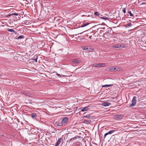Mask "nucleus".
I'll use <instances>...</instances> for the list:
<instances>
[{
    "label": "nucleus",
    "instance_id": "nucleus-12",
    "mask_svg": "<svg viewBox=\"0 0 146 146\" xmlns=\"http://www.w3.org/2000/svg\"><path fill=\"white\" fill-rule=\"evenodd\" d=\"M31 116L32 117V118L33 119H36V115L35 113H32L31 114Z\"/></svg>",
    "mask_w": 146,
    "mask_h": 146
},
{
    "label": "nucleus",
    "instance_id": "nucleus-10",
    "mask_svg": "<svg viewBox=\"0 0 146 146\" xmlns=\"http://www.w3.org/2000/svg\"><path fill=\"white\" fill-rule=\"evenodd\" d=\"M111 104L110 103L107 102H104L101 104L102 106L105 107L108 106Z\"/></svg>",
    "mask_w": 146,
    "mask_h": 146
},
{
    "label": "nucleus",
    "instance_id": "nucleus-5",
    "mask_svg": "<svg viewBox=\"0 0 146 146\" xmlns=\"http://www.w3.org/2000/svg\"><path fill=\"white\" fill-rule=\"evenodd\" d=\"M61 123L62 122L61 121H56L55 122L54 125L55 126L57 127H59V128H61L64 127L62 123V124Z\"/></svg>",
    "mask_w": 146,
    "mask_h": 146
},
{
    "label": "nucleus",
    "instance_id": "nucleus-1",
    "mask_svg": "<svg viewBox=\"0 0 146 146\" xmlns=\"http://www.w3.org/2000/svg\"><path fill=\"white\" fill-rule=\"evenodd\" d=\"M108 69L111 72L118 71H120L121 68L118 66L111 67L108 68Z\"/></svg>",
    "mask_w": 146,
    "mask_h": 146
},
{
    "label": "nucleus",
    "instance_id": "nucleus-35",
    "mask_svg": "<svg viewBox=\"0 0 146 146\" xmlns=\"http://www.w3.org/2000/svg\"><path fill=\"white\" fill-rule=\"evenodd\" d=\"M82 108H80L79 109H78V110H80Z\"/></svg>",
    "mask_w": 146,
    "mask_h": 146
},
{
    "label": "nucleus",
    "instance_id": "nucleus-39",
    "mask_svg": "<svg viewBox=\"0 0 146 146\" xmlns=\"http://www.w3.org/2000/svg\"><path fill=\"white\" fill-rule=\"evenodd\" d=\"M82 33H80V34H82Z\"/></svg>",
    "mask_w": 146,
    "mask_h": 146
},
{
    "label": "nucleus",
    "instance_id": "nucleus-29",
    "mask_svg": "<svg viewBox=\"0 0 146 146\" xmlns=\"http://www.w3.org/2000/svg\"><path fill=\"white\" fill-rule=\"evenodd\" d=\"M108 135V133H106L104 134V139H105V137H106V136L107 135Z\"/></svg>",
    "mask_w": 146,
    "mask_h": 146
},
{
    "label": "nucleus",
    "instance_id": "nucleus-9",
    "mask_svg": "<svg viewBox=\"0 0 146 146\" xmlns=\"http://www.w3.org/2000/svg\"><path fill=\"white\" fill-rule=\"evenodd\" d=\"M115 119L116 120H120L123 117V116L121 114H117L115 115Z\"/></svg>",
    "mask_w": 146,
    "mask_h": 146
},
{
    "label": "nucleus",
    "instance_id": "nucleus-23",
    "mask_svg": "<svg viewBox=\"0 0 146 146\" xmlns=\"http://www.w3.org/2000/svg\"><path fill=\"white\" fill-rule=\"evenodd\" d=\"M100 18L102 19H104V20H108L109 19V18L108 17H101Z\"/></svg>",
    "mask_w": 146,
    "mask_h": 146
},
{
    "label": "nucleus",
    "instance_id": "nucleus-17",
    "mask_svg": "<svg viewBox=\"0 0 146 146\" xmlns=\"http://www.w3.org/2000/svg\"><path fill=\"white\" fill-rule=\"evenodd\" d=\"M113 86V85L112 84H106L104 85H103L102 86V87H108L110 86Z\"/></svg>",
    "mask_w": 146,
    "mask_h": 146
},
{
    "label": "nucleus",
    "instance_id": "nucleus-6",
    "mask_svg": "<svg viewBox=\"0 0 146 146\" xmlns=\"http://www.w3.org/2000/svg\"><path fill=\"white\" fill-rule=\"evenodd\" d=\"M125 47L124 44H117L115 45H113L112 47L115 48H122Z\"/></svg>",
    "mask_w": 146,
    "mask_h": 146
},
{
    "label": "nucleus",
    "instance_id": "nucleus-36",
    "mask_svg": "<svg viewBox=\"0 0 146 146\" xmlns=\"http://www.w3.org/2000/svg\"><path fill=\"white\" fill-rule=\"evenodd\" d=\"M2 136H4V135H2Z\"/></svg>",
    "mask_w": 146,
    "mask_h": 146
},
{
    "label": "nucleus",
    "instance_id": "nucleus-26",
    "mask_svg": "<svg viewBox=\"0 0 146 146\" xmlns=\"http://www.w3.org/2000/svg\"><path fill=\"white\" fill-rule=\"evenodd\" d=\"M94 14L96 16H98L99 15V13L98 12H95Z\"/></svg>",
    "mask_w": 146,
    "mask_h": 146
},
{
    "label": "nucleus",
    "instance_id": "nucleus-3",
    "mask_svg": "<svg viewBox=\"0 0 146 146\" xmlns=\"http://www.w3.org/2000/svg\"><path fill=\"white\" fill-rule=\"evenodd\" d=\"M136 97L134 96L133 97L131 101L132 103L129 105V107H132L134 106L136 104Z\"/></svg>",
    "mask_w": 146,
    "mask_h": 146
},
{
    "label": "nucleus",
    "instance_id": "nucleus-14",
    "mask_svg": "<svg viewBox=\"0 0 146 146\" xmlns=\"http://www.w3.org/2000/svg\"><path fill=\"white\" fill-rule=\"evenodd\" d=\"M132 25L131 23H128L126 24L124 26L125 27L128 28L131 27V26Z\"/></svg>",
    "mask_w": 146,
    "mask_h": 146
},
{
    "label": "nucleus",
    "instance_id": "nucleus-21",
    "mask_svg": "<svg viewBox=\"0 0 146 146\" xmlns=\"http://www.w3.org/2000/svg\"><path fill=\"white\" fill-rule=\"evenodd\" d=\"M24 38V36L23 35H21L19 36L17 38L18 39H21L23 38Z\"/></svg>",
    "mask_w": 146,
    "mask_h": 146
},
{
    "label": "nucleus",
    "instance_id": "nucleus-4",
    "mask_svg": "<svg viewBox=\"0 0 146 146\" xmlns=\"http://www.w3.org/2000/svg\"><path fill=\"white\" fill-rule=\"evenodd\" d=\"M72 62L73 64H78L82 62V60L80 58H78L73 60Z\"/></svg>",
    "mask_w": 146,
    "mask_h": 146
},
{
    "label": "nucleus",
    "instance_id": "nucleus-37",
    "mask_svg": "<svg viewBox=\"0 0 146 146\" xmlns=\"http://www.w3.org/2000/svg\"><path fill=\"white\" fill-rule=\"evenodd\" d=\"M146 42H145V43L144 44H146Z\"/></svg>",
    "mask_w": 146,
    "mask_h": 146
},
{
    "label": "nucleus",
    "instance_id": "nucleus-20",
    "mask_svg": "<svg viewBox=\"0 0 146 146\" xmlns=\"http://www.w3.org/2000/svg\"><path fill=\"white\" fill-rule=\"evenodd\" d=\"M16 15L17 16V15H18V14L17 13H13L11 14H10V15H7V16H6V17H10L11 15Z\"/></svg>",
    "mask_w": 146,
    "mask_h": 146
},
{
    "label": "nucleus",
    "instance_id": "nucleus-19",
    "mask_svg": "<svg viewBox=\"0 0 146 146\" xmlns=\"http://www.w3.org/2000/svg\"><path fill=\"white\" fill-rule=\"evenodd\" d=\"M115 131V130H111L109 131L108 132H107V133L108 134H110L114 133Z\"/></svg>",
    "mask_w": 146,
    "mask_h": 146
},
{
    "label": "nucleus",
    "instance_id": "nucleus-25",
    "mask_svg": "<svg viewBox=\"0 0 146 146\" xmlns=\"http://www.w3.org/2000/svg\"><path fill=\"white\" fill-rule=\"evenodd\" d=\"M62 75V76H64V77H68V76H71V75H70L69 74H67L66 75Z\"/></svg>",
    "mask_w": 146,
    "mask_h": 146
},
{
    "label": "nucleus",
    "instance_id": "nucleus-32",
    "mask_svg": "<svg viewBox=\"0 0 146 146\" xmlns=\"http://www.w3.org/2000/svg\"><path fill=\"white\" fill-rule=\"evenodd\" d=\"M56 75L58 76H61V75L59 74H58V73Z\"/></svg>",
    "mask_w": 146,
    "mask_h": 146
},
{
    "label": "nucleus",
    "instance_id": "nucleus-33",
    "mask_svg": "<svg viewBox=\"0 0 146 146\" xmlns=\"http://www.w3.org/2000/svg\"><path fill=\"white\" fill-rule=\"evenodd\" d=\"M34 60L35 61H36V62H37V59H36V58L35 59H34Z\"/></svg>",
    "mask_w": 146,
    "mask_h": 146
},
{
    "label": "nucleus",
    "instance_id": "nucleus-28",
    "mask_svg": "<svg viewBox=\"0 0 146 146\" xmlns=\"http://www.w3.org/2000/svg\"><path fill=\"white\" fill-rule=\"evenodd\" d=\"M94 36V34L90 36H89V38L91 39H92V38H93Z\"/></svg>",
    "mask_w": 146,
    "mask_h": 146
},
{
    "label": "nucleus",
    "instance_id": "nucleus-2",
    "mask_svg": "<svg viewBox=\"0 0 146 146\" xmlns=\"http://www.w3.org/2000/svg\"><path fill=\"white\" fill-rule=\"evenodd\" d=\"M106 65V64L105 63H94L92 64V66L97 67H104Z\"/></svg>",
    "mask_w": 146,
    "mask_h": 146
},
{
    "label": "nucleus",
    "instance_id": "nucleus-22",
    "mask_svg": "<svg viewBox=\"0 0 146 146\" xmlns=\"http://www.w3.org/2000/svg\"><path fill=\"white\" fill-rule=\"evenodd\" d=\"M128 13L130 14L131 16H133V15L131 13V11H129L128 12Z\"/></svg>",
    "mask_w": 146,
    "mask_h": 146
},
{
    "label": "nucleus",
    "instance_id": "nucleus-13",
    "mask_svg": "<svg viewBox=\"0 0 146 146\" xmlns=\"http://www.w3.org/2000/svg\"><path fill=\"white\" fill-rule=\"evenodd\" d=\"M89 107V106L85 107H84L82 108V109L81 110V111L82 112H84L85 111H87L88 110V107Z\"/></svg>",
    "mask_w": 146,
    "mask_h": 146
},
{
    "label": "nucleus",
    "instance_id": "nucleus-31",
    "mask_svg": "<svg viewBox=\"0 0 146 146\" xmlns=\"http://www.w3.org/2000/svg\"><path fill=\"white\" fill-rule=\"evenodd\" d=\"M77 138V137H74L73 138H72L70 139V140H72L74 139H76Z\"/></svg>",
    "mask_w": 146,
    "mask_h": 146
},
{
    "label": "nucleus",
    "instance_id": "nucleus-40",
    "mask_svg": "<svg viewBox=\"0 0 146 146\" xmlns=\"http://www.w3.org/2000/svg\"><path fill=\"white\" fill-rule=\"evenodd\" d=\"M101 28H103V27H101Z\"/></svg>",
    "mask_w": 146,
    "mask_h": 146
},
{
    "label": "nucleus",
    "instance_id": "nucleus-27",
    "mask_svg": "<svg viewBox=\"0 0 146 146\" xmlns=\"http://www.w3.org/2000/svg\"><path fill=\"white\" fill-rule=\"evenodd\" d=\"M122 11L124 13L126 12V9L125 8H123L122 9Z\"/></svg>",
    "mask_w": 146,
    "mask_h": 146
},
{
    "label": "nucleus",
    "instance_id": "nucleus-16",
    "mask_svg": "<svg viewBox=\"0 0 146 146\" xmlns=\"http://www.w3.org/2000/svg\"><path fill=\"white\" fill-rule=\"evenodd\" d=\"M63 140V139L62 138H60L58 139V141L56 142V143L58 144L59 145L61 142L62 140Z\"/></svg>",
    "mask_w": 146,
    "mask_h": 146
},
{
    "label": "nucleus",
    "instance_id": "nucleus-7",
    "mask_svg": "<svg viewBox=\"0 0 146 146\" xmlns=\"http://www.w3.org/2000/svg\"><path fill=\"white\" fill-rule=\"evenodd\" d=\"M68 119L67 117H65L63 118L61 122L62 124H63V126L64 127L65 126V124L68 121Z\"/></svg>",
    "mask_w": 146,
    "mask_h": 146
},
{
    "label": "nucleus",
    "instance_id": "nucleus-24",
    "mask_svg": "<svg viewBox=\"0 0 146 146\" xmlns=\"http://www.w3.org/2000/svg\"><path fill=\"white\" fill-rule=\"evenodd\" d=\"M21 93L26 95H28V93L26 92H22Z\"/></svg>",
    "mask_w": 146,
    "mask_h": 146
},
{
    "label": "nucleus",
    "instance_id": "nucleus-8",
    "mask_svg": "<svg viewBox=\"0 0 146 146\" xmlns=\"http://www.w3.org/2000/svg\"><path fill=\"white\" fill-rule=\"evenodd\" d=\"M84 50L88 51H92L94 50V48H91L90 46H86L84 47L83 48Z\"/></svg>",
    "mask_w": 146,
    "mask_h": 146
},
{
    "label": "nucleus",
    "instance_id": "nucleus-18",
    "mask_svg": "<svg viewBox=\"0 0 146 146\" xmlns=\"http://www.w3.org/2000/svg\"><path fill=\"white\" fill-rule=\"evenodd\" d=\"M89 24V23H86L85 24H83L82 25H81L80 27H84L85 26H86L87 25H88Z\"/></svg>",
    "mask_w": 146,
    "mask_h": 146
},
{
    "label": "nucleus",
    "instance_id": "nucleus-15",
    "mask_svg": "<svg viewBox=\"0 0 146 146\" xmlns=\"http://www.w3.org/2000/svg\"><path fill=\"white\" fill-rule=\"evenodd\" d=\"M105 29V28L104 27H103V28H99L97 29V31H104Z\"/></svg>",
    "mask_w": 146,
    "mask_h": 146
},
{
    "label": "nucleus",
    "instance_id": "nucleus-30",
    "mask_svg": "<svg viewBox=\"0 0 146 146\" xmlns=\"http://www.w3.org/2000/svg\"><path fill=\"white\" fill-rule=\"evenodd\" d=\"M78 108V107H75L74 108V110H75L76 111Z\"/></svg>",
    "mask_w": 146,
    "mask_h": 146
},
{
    "label": "nucleus",
    "instance_id": "nucleus-34",
    "mask_svg": "<svg viewBox=\"0 0 146 146\" xmlns=\"http://www.w3.org/2000/svg\"><path fill=\"white\" fill-rule=\"evenodd\" d=\"M58 145H59L58 144L56 143L55 146H58Z\"/></svg>",
    "mask_w": 146,
    "mask_h": 146
},
{
    "label": "nucleus",
    "instance_id": "nucleus-38",
    "mask_svg": "<svg viewBox=\"0 0 146 146\" xmlns=\"http://www.w3.org/2000/svg\"><path fill=\"white\" fill-rule=\"evenodd\" d=\"M145 117H146V115L145 116Z\"/></svg>",
    "mask_w": 146,
    "mask_h": 146
},
{
    "label": "nucleus",
    "instance_id": "nucleus-11",
    "mask_svg": "<svg viewBox=\"0 0 146 146\" xmlns=\"http://www.w3.org/2000/svg\"><path fill=\"white\" fill-rule=\"evenodd\" d=\"M7 30L9 32H13L15 35H17V32L13 29H7Z\"/></svg>",
    "mask_w": 146,
    "mask_h": 146
}]
</instances>
